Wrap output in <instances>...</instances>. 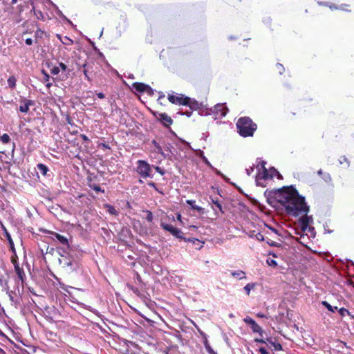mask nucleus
Segmentation results:
<instances>
[{"mask_svg":"<svg viewBox=\"0 0 354 354\" xmlns=\"http://www.w3.org/2000/svg\"><path fill=\"white\" fill-rule=\"evenodd\" d=\"M104 207L106 208V211L111 215L117 216L118 214V211L115 209L114 206L109 205V204H105Z\"/></svg>","mask_w":354,"mask_h":354,"instance_id":"obj_18","label":"nucleus"},{"mask_svg":"<svg viewBox=\"0 0 354 354\" xmlns=\"http://www.w3.org/2000/svg\"><path fill=\"white\" fill-rule=\"evenodd\" d=\"M266 262H267L268 265H269L270 266H272V267L277 266V261L273 259L268 258L266 260Z\"/></svg>","mask_w":354,"mask_h":354,"instance_id":"obj_33","label":"nucleus"},{"mask_svg":"<svg viewBox=\"0 0 354 354\" xmlns=\"http://www.w3.org/2000/svg\"><path fill=\"white\" fill-rule=\"evenodd\" d=\"M1 143L7 146L6 149L1 150V154H5L8 156L13 153L15 145L10 141V136L7 133H4L1 136Z\"/></svg>","mask_w":354,"mask_h":354,"instance_id":"obj_5","label":"nucleus"},{"mask_svg":"<svg viewBox=\"0 0 354 354\" xmlns=\"http://www.w3.org/2000/svg\"><path fill=\"white\" fill-rule=\"evenodd\" d=\"M227 112L225 111H223V112H221V116H225Z\"/></svg>","mask_w":354,"mask_h":354,"instance_id":"obj_63","label":"nucleus"},{"mask_svg":"<svg viewBox=\"0 0 354 354\" xmlns=\"http://www.w3.org/2000/svg\"><path fill=\"white\" fill-rule=\"evenodd\" d=\"M128 287L129 288L130 290L133 291L134 294H136L137 296H140V292L138 288H136L133 286H128Z\"/></svg>","mask_w":354,"mask_h":354,"instance_id":"obj_35","label":"nucleus"},{"mask_svg":"<svg viewBox=\"0 0 354 354\" xmlns=\"http://www.w3.org/2000/svg\"><path fill=\"white\" fill-rule=\"evenodd\" d=\"M57 37L61 39L60 36L59 35H57ZM61 41L64 44V45H66V46H71L72 44H73V41L69 38L67 36H65L64 37V39H60Z\"/></svg>","mask_w":354,"mask_h":354,"instance_id":"obj_19","label":"nucleus"},{"mask_svg":"<svg viewBox=\"0 0 354 354\" xmlns=\"http://www.w3.org/2000/svg\"><path fill=\"white\" fill-rule=\"evenodd\" d=\"M132 88L139 93H147L148 94L152 93L151 88L142 82H134L132 84Z\"/></svg>","mask_w":354,"mask_h":354,"instance_id":"obj_10","label":"nucleus"},{"mask_svg":"<svg viewBox=\"0 0 354 354\" xmlns=\"http://www.w3.org/2000/svg\"><path fill=\"white\" fill-rule=\"evenodd\" d=\"M256 239L258 240V241H265V237H264V235L261 233V232H259L256 234Z\"/></svg>","mask_w":354,"mask_h":354,"instance_id":"obj_38","label":"nucleus"},{"mask_svg":"<svg viewBox=\"0 0 354 354\" xmlns=\"http://www.w3.org/2000/svg\"><path fill=\"white\" fill-rule=\"evenodd\" d=\"M168 100L174 104L189 106L191 111H208L203 102H199L194 98L185 96L183 94L175 93L168 94Z\"/></svg>","mask_w":354,"mask_h":354,"instance_id":"obj_2","label":"nucleus"},{"mask_svg":"<svg viewBox=\"0 0 354 354\" xmlns=\"http://www.w3.org/2000/svg\"><path fill=\"white\" fill-rule=\"evenodd\" d=\"M231 275L234 277L238 278L239 279H246L245 272L242 270L232 271Z\"/></svg>","mask_w":354,"mask_h":354,"instance_id":"obj_16","label":"nucleus"},{"mask_svg":"<svg viewBox=\"0 0 354 354\" xmlns=\"http://www.w3.org/2000/svg\"><path fill=\"white\" fill-rule=\"evenodd\" d=\"M266 162L263 160H261V162H260V165L261 167V168L263 169V176L262 178L263 179H268V178H273V175L272 174H269L267 169L266 168Z\"/></svg>","mask_w":354,"mask_h":354,"instance_id":"obj_13","label":"nucleus"},{"mask_svg":"<svg viewBox=\"0 0 354 354\" xmlns=\"http://www.w3.org/2000/svg\"><path fill=\"white\" fill-rule=\"evenodd\" d=\"M215 110L214 111H228V109L227 107L225 106V104H216L215 106Z\"/></svg>","mask_w":354,"mask_h":354,"instance_id":"obj_31","label":"nucleus"},{"mask_svg":"<svg viewBox=\"0 0 354 354\" xmlns=\"http://www.w3.org/2000/svg\"><path fill=\"white\" fill-rule=\"evenodd\" d=\"M100 146L102 148V149H110L109 145L107 144H105V143H102L100 145Z\"/></svg>","mask_w":354,"mask_h":354,"instance_id":"obj_54","label":"nucleus"},{"mask_svg":"<svg viewBox=\"0 0 354 354\" xmlns=\"http://www.w3.org/2000/svg\"><path fill=\"white\" fill-rule=\"evenodd\" d=\"M148 185H149V186H150V187H153V188H154L157 192H160V193L162 194V192H160V191L158 189V188H157L156 185V183H153V182H149V183H148Z\"/></svg>","mask_w":354,"mask_h":354,"instance_id":"obj_46","label":"nucleus"},{"mask_svg":"<svg viewBox=\"0 0 354 354\" xmlns=\"http://www.w3.org/2000/svg\"><path fill=\"white\" fill-rule=\"evenodd\" d=\"M326 6L330 8V9H335V10H342L346 12H351V9L348 8L350 7V5L348 4H341L339 6H336L331 3H326Z\"/></svg>","mask_w":354,"mask_h":354,"instance_id":"obj_12","label":"nucleus"},{"mask_svg":"<svg viewBox=\"0 0 354 354\" xmlns=\"http://www.w3.org/2000/svg\"><path fill=\"white\" fill-rule=\"evenodd\" d=\"M4 3L13 5L17 2V0H3Z\"/></svg>","mask_w":354,"mask_h":354,"instance_id":"obj_47","label":"nucleus"},{"mask_svg":"<svg viewBox=\"0 0 354 354\" xmlns=\"http://www.w3.org/2000/svg\"><path fill=\"white\" fill-rule=\"evenodd\" d=\"M60 70H59V66H54L53 68H51L50 70V73L53 74V75H57L59 73Z\"/></svg>","mask_w":354,"mask_h":354,"instance_id":"obj_37","label":"nucleus"},{"mask_svg":"<svg viewBox=\"0 0 354 354\" xmlns=\"http://www.w3.org/2000/svg\"><path fill=\"white\" fill-rule=\"evenodd\" d=\"M205 349L209 354H217V353L213 350L210 345L206 346Z\"/></svg>","mask_w":354,"mask_h":354,"instance_id":"obj_42","label":"nucleus"},{"mask_svg":"<svg viewBox=\"0 0 354 354\" xmlns=\"http://www.w3.org/2000/svg\"><path fill=\"white\" fill-rule=\"evenodd\" d=\"M65 120L68 124L73 125V120L71 118L70 115L68 113L65 115Z\"/></svg>","mask_w":354,"mask_h":354,"instance_id":"obj_39","label":"nucleus"},{"mask_svg":"<svg viewBox=\"0 0 354 354\" xmlns=\"http://www.w3.org/2000/svg\"><path fill=\"white\" fill-rule=\"evenodd\" d=\"M33 104L34 103L32 101L29 100H24L22 102V104L20 105L19 111H28L29 106Z\"/></svg>","mask_w":354,"mask_h":354,"instance_id":"obj_15","label":"nucleus"},{"mask_svg":"<svg viewBox=\"0 0 354 354\" xmlns=\"http://www.w3.org/2000/svg\"><path fill=\"white\" fill-rule=\"evenodd\" d=\"M254 341L256 342H259V343H261V344H265L266 343V341L263 339H262V338H256L254 339Z\"/></svg>","mask_w":354,"mask_h":354,"instance_id":"obj_53","label":"nucleus"},{"mask_svg":"<svg viewBox=\"0 0 354 354\" xmlns=\"http://www.w3.org/2000/svg\"><path fill=\"white\" fill-rule=\"evenodd\" d=\"M276 68H277V69L279 71V73L280 74H281V73L284 71V68H283V65H282V64H279V63H278V64L276 65Z\"/></svg>","mask_w":354,"mask_h":354,"instance_id":"obj_43","label":"nucleus"},{"mask_svg":"<svg viewBox=\"0 0 354 354\" xmlns=\"http://www.w3.org/2000/svg\"><path fill=\"white\" fill-rule=\"evenodd\" d=\"M42 73L44 74V80L45 82H47L46 87L50 88L52 86V83L48 82L50 76L49 75L44 71L42 70Z\"/></svg>","mask_w":354,"mask_h":354,"instance_id":"obj_22","label":"nucleus"},{"mask_svg":"<svg viewBox=\"0 0 354 354\" xmlns=\"http://www.w3.org/2000/svg\"><path fill=\"white\" fill-rule=\"evenodd\" d=\"M211 200H212V203H214V204L216 206V207L218 209V210H219L222 214H223V213H224V212H223V210L222 205H221V203L218 201V199L214 200V199H213V198H211Z\"/></svg>","mask_w":354,"mask_h":354,"instance_id":"obj_27","label":"nucleus"},{"mask_svg":"<svg viewBox=\"0 0 354 354\" xmlns=\"http://www.w3.org/2000/svg\"><path fill=\"white\" fill-rule=\"evenodd\" d=\"M259 352L261 353V354H269L268 351L263 347H261L259 348Z\"/></svg>","mask_w":354,"mask_h":354,"instance_id":"obj_51","label":"nucleus"},{"mask_svg":"<svg viewBox=\"0 0 354 354\" xmlns=\"http://www.w3.org/2000/svg\"><path fill=\"white\" fill-rule=\"evenodd\" d=\"M180 218H181V215L178 214L177 216V219L180 221Z\"/></svg>","mask_w":354,"mask_h":354,"instance_id":"obj_62","label":"nucleus"},{"mask_svg":"<svg viewBox=\"0 0 354 354\" xmlns=\"http://www.w3.org/2000/svg\"><path fill=\"white\" fill-rule=\"evenodd\" d=\"M16 82H17V80L15 78V76H10L8 79V86L11 88H13L15 87L16 86Z\"/></svg>","mask_w":354,"mask_h":354,"instance_id":"obj_20","label":"nucleus"},{"mask_svg":"<svg viewBox=\"0 0 354 354\" xmlns=\"http://www.w3.org/2000/svg\"><path fill=\"white\" fill-rule=\"evenodd\" d=\"M340 343H341L342 344H343V345H344V346H345L346 348H350V346H347V344H346V342H340Z\"/></svg>","mask_w":354,"mask_h":354,"instance_id":"obj_61","label":"nucleus"},{"mask_svg":"<svg viewBox=\"0 0 354 354\" xmlns=\"http://www.w3.org/2000/svg\"><path fill=\"white\" fill-rule=\"evenodd\" d=\"M270 174H272V175H273V176H274L275 174H277L279 178V177H281V175H280V174L279 173V171H278L276 169H274V167H272V168L270 169Z\"/></svg>","mask_w":354,"mask_h":354,"instance_id":"obj_45","label":"nucleus"},{"mask_svg":"<svg viewBox=\"0 0 354 354\" xmlns=\"http://www.w3.org/2000/svg\"><path fill=\"white\" fill-rule=\"evenodd\" d=\"M153 115L156 117L158 120L165 127H170V126L173 123V120L170 116H169L166 113H160V112H151Z\"/></svg>","mask_w":354,"mask_h":354,"instance_id":"obj_8","label":"nucleus"},{"mask_svg":"<svg viewBox=\"0 0 354 354\" xmlns=\"http://www.w3.org/2000/svg\"><path fill=\"white\" fill-rule=\"evenodd\" d=\"M257 316L258 317H260V318H266V317H267L266 315L265 314L262 313H258L257 314Z\"/></svg>","mask_w":354,"mask_h":354,"instance_id":"obj_56","label":"nucleus"},{"mask_svg":"<svg viewBox=\"0 0 354 354\" xmlns=\"http://www.w3.org/2000/svg\"><path fill=\"white\" fill-rule=\"evenodd\" d=\"M59 69L61 68L63 71H65L67 68L66 65L62 62L59 63Z\"/></svg>","mask_w":354,"mask_h":354,"instance_id":"obj_48","label":"nucleus"},{"mask_svg":"<svg viewBox=\"0 0 354 354\" xmlns=\"http://www.w3.org/2000/svg\"><path fill=\"white\" fill-rule=\"evenodd\" d=\"M267 341L274 346V348L276 351H281L282 350V346L279 343H276L270 339H267Z\"/></svg>","mask_w":354,"mask_h":354,"instance_id":"obj_23","label":"nucleus"},{"mask_svg":"<svg viewBox=\"0 0 354 354\" xmlns=\"http://www.w3.org/2000/svg\"><path fill=\"white\" fill-rule=\"evenodd\" d=\"M35 15H36L38 19L43 21L45 19L44 15L41 11H35Z\"/></svg>","mask_w":354,"mask_h":354,"instance_id":"obj_34","label":"nucleus"},{"mask_svg":"<svg viewBox=\"0 0 354 354\" xmlns=\"http://www.w3.org/2000/svg\"><path fill=\"white\" fill-rule=\"evenodd\" d=\"M339 162H340L341 164H342L343 162H346L348 165V161L346 157L344 156H342L340 158Z\"/></svg>","mask_w":354,"mask_h":354,"instance_id":"obj_50","label":"nucleus"},{"mask_svg":"<svg viewBox=\"0 0 354 354\" xmlns=\"http://www.w3.org/2000/svg\"><path fill=\"white\" fill-rule=\"evenodd\" d=\"M182 114H186L187 117H190L192 112H180Z\"/></svg>","mask_w":354,"mask_h":354,"instance_id":"obj_60","label":"nucleus"},{"mask_svg":"<svg viewBox=\"0 0 354 354\" xmlns=\"http://www.w3.org/2000/svg\"><path fill=\"white\" fill-rule=\"evenodd\" d=\"M243 321L250 326L252 331L254 333H258L259 335L263 336V330L262 328L250 317L247 316Z\"/></svg>","mask_w":354,"mask_h":354,"instance_id":"obj_7","label":"nucleus"},{"mask_svg":"<svg viewBox=\"0 0 354 354\" xmlns=\"http://www.w3.org/2000/svg\"><path fill=\"white\" fill-rule=\"evenodd\" d=\"M200 333L203 336V344H204L205 348H206V346H208L210 345L208 342V339L207 338L206 334L202 331H200Z\"/></svg>","mask_w":354,"mask_h":354,"instance_id":"obj_32","label":"nucleus"},{"mask_svg":"<svg viewBox=\"0 0 354 354\" xmlns=\"http://www.w3.org/2000/svg\"><path fill=\"white\" fill-rule=\"evenodd\" d=\"M136 164V171L142 178H152L153 176L151 175V166L147 161L139 160L137 161Z\"/></svg>","mask_w":354,"mask_h":354,"instance_id":"obj_4","label":"nucleus"},{"mask_svg":"<svg viewBox=\"0 0 354 354\" xmlns=\"http://www.w3.org/2000/svg\"><path fill=\"white\" fill-rule=\"evenodd\" d=\"M269 229H270L272 232H274V234H278V232H277V230L276 229H274V228H273V227H269Z\"/></svg>","mask_w":354,"mask_h":354,"instance_id":"obj_59","label":"nucleus"},{"mask_svg":"<svg viewBox=\"0 0 354 354\" xmlns=\"http://www.w3.org/2000/svg\"><path fill=\"white\" fill-rule=\"evenodd\" d=\"M273 197L283 206L287 213L292 216H299L301 229L305 232L309 226L312 218L307 214L309 207L305 202V198L299 194L298 191L293 187H283L281 189L272 192Z\"/></svg>","mask_w":354,"mask_h":354,"instance_id":"obj_1","label":"nucleus"},{"mask_svg":"<svg viewBox=\"0 0 354 354\" xmlns=\"http://www.w3.org/2000/svg\"><path fill=\"white\" fill-rule=\"evenodd\" d=\"M86 64H84L83 65V73H84V75H85L86 78L88 80H91L90 79V77L88 76V71L86 70Z\"/></svg>","mask_w":354,"mask_h":354,"instance_id":"obj_41","label":"nucleus"},{"mask_svg":"<svg viewBox=\"0 0 354 354\" xmlns=\"http://www.w3.org/2000/svg\"><path fill=\"white\" fill-rule=\"evenodd\" d=\"M88 186H89L90 188L93 189L96 192H102V193L104 192V190L102 189L101 187L99 185H96V184L89 183Z\"/></svg>","mask_w":354,"mask_h":354,"instance_id":"obj_24","label":"nucleus"},{"mask_svg":"<svg viewBox=\"0 0 354 354\" xmlns=\"http://www.w3.org/2000/svg\"><path fill=\"white\" fill-rule=\"evenodd\" d=\"M195 203L196 202L194 200H187V203L190 205L191 208L193 210H196L198 212L203 214L204 209L200 206L196 205Z\"/></svg>","mask_w":354,"mask_h":354,"instance_id":"obj_14","label":"nucleus"},{"mask_svg":"<svg viewBox=\"0 0 354 354\" xmlns=\"http://www.w3.org/2000/svg\"><path fill=\"white\" fill-rule=\"evenodd\" d=\"M144 212L146 214V220L148 221V222H152L153 221V214L151 211L149 210H145Z\"/></svg>","mask_w":354,"mask_h":354,"instance_id":"obj_28","label":"nucleus"},{"mask_svg":"<svg viewBox=\"0 0 354 354\" xmlns=\"http://www.w3.org/2000/svg\"><path fill=\"white\" fill-rule=\"evenodd\" d=\"M37 169L39 170V171L43 176H46L48 171H49L48 167L42 163L37 164Z\"/></svg>","mask_w":354,"mask_h":354,"instance_id":"obj_17","label":"nucleus"},{"mask_svg":"<svg viewBox=\"0 0 354 354\" xmlns=\"http://www.w3.org/2000/svg\"><path fill=\"white\" fill-rule=\"evenodd\" d=\"M322 305L324 306L329 311L334 313L336 310H337V307H333L330 304H328L326 301H322Z\"/></svg>","mask_w":354,"mask_h":354,"instance_id":"obj_26","label":"nucleus"},{"mask_svg":"<svg viewBox=\"0 0 354 354\" xmlns=\"http://www.w3.org/2000/svg\"><path fill=\"white\" fill-rule=\"evenodd\" d=\"M96 95H97V97L100 99H103L105 97V95L103 93H97Z\"/></svg>","mask_w":354,"mask_h":354,"instance_id":"obj_55","label":"nucleus"},{"mask_svg":"<svg viewBox=\"0 0 354 354\" xmlns=\"http://www.w3.org/2000/svg\"><path fill=\"white\" fill-rule=\"evenodd\" d=\"M154 169H156V171L157 172H158L160 175L163 176L165 174V170L161 169L160 167L158 166H156L154 167Z\"/></svg>","mask_w":354,"mask_h":354,"instance_id":"obj_44","label":"nucleus"},{"mask_svg":"<svg viewBox=\"0 0 354 354\" xmlns=\"http://www.w3.org/2000/svg\"><path fill=\"white\" fill-rule=\"evenodd\" d=\"M136 279L138 280V281L139 283H142V278H141L140 275L138 273L136 274Z\"/></svg>","mask_w":354,"mask_h":354,"instance_id":"obj_57","label":"nucleus"},{"mask_svg":"<svg viewBox=\"0 0 354 354\" xmlns=\"http://www.w3.org/2000/svg\"><path fill=\"white\" fill-rule=\"evenodd\" d=\"M80 137L82 138V140H85V141H87L88 140V138H87V136L84 134H81L80 135Z\"/></svg>","mask_w":354,"mask_h":354,"instance_id":"obj_58","label":"nucleus"},{"mask_svg":"<svg viewBox=\"0 0 354 354\" xmlns=\"http://www.w3.org/2000/svg\"><path fill=\"white\" fill-rule=\"evenodd\" d=\"M266 242L270 246H279V243H277V242H275L271 239H267Z\"/></svg>","mask_w":354,"mask_h":354,"instance_id":"obj_40","label":"nucleus"},{"mask_svg":"<svg viewBox=\"0 0 354 354\" xmlns=\"http://www.w3.org/2000/svg\"><path fill=\"white\" fill-rule=\"evenodd\" d=\"M48 233L52 235L53 240H57L59 243L62 244L63 246H64L66 249L70 248V244L68 243L67 237L53 231H48Z\"/></svg>","mask_w":354,"mask_h":354,"instance_id":"obj_9","label":"nucleus"},{"mask_svg":"<svg viewBox=\"0 0 354 354\" xmlns=\"http://www.w3.org/2000/svg\"><path fill=\"white\" fill-rule=\"evenodd\" d=\"M8 243H9L10 249V250L13 253V255L12 257H14L15 259H17V254H16V252H15V245H14L13 241L12 240H10V241Z\"/></svg>","mask_w":354,"mask_h":354,"instance_id":"obj_29","label":"nucleus"},{"mask_svg":"<svg viewBox=\"0 0 354 354\" xmlns=\"http://www.w3.org/2000/svg\"><path fill=\"white\" fill-rule=\"evenodd\" d=\"M350 283H351V285H353V286H354V282H353V281H350Z\"/></svg>","mask_w":354,"mask_h":354,"instance_id":"obj_64","label":"nucleus"},{"mask_svg":"<svg viewBox=\"0 0 354 354\" xmlns=\"http://www.w3.org/2000/svg\"><path fill=\"white\" fill-rule=\"evenodd\" d=\"M1 230H3L5 236L6 237L8 242L10 241V240H12L10 233L8 232L7 229L4 227V225L2 223Z\"/></svg>","mask_w":354,"mask_h":354,"instance_id":"obj_30","label":"nucleus"},{"mask_svg":"<svg viewBox=\"0 0 354 354\" xmlns=\"http://www.w3.org/2000/svg\"><path fill=\"white\" fill-rule=\"evenodd\" d=\"M160 226L165 230L169 232H170L174 236L179 239H184L185 241H187L186 239H185L183 236V233L182 231L175 227H174L171 225L167 224L161 221Z\"/></svg>","mask_w":354,"mask_h":354,"instance_id":"obj_6","label":"nucleus"},{"mask_svg":"<svg viewBox=\"0 0 354 354\" xmlns=\"http://www.w3.org/2000/svg\"><path fill=\"white\" fill-rule=\"evenodd\" d=\"M339 314L342 316H345L346 315H349L350 314L349 311L347 309L344 308H341L339 310Z\"/></svg>","mask_w":354,"mask_h":354,"instance_id":"obj_36","label":"nucleus"},{"mask_svg":"<svg viewBox=\"0 0 354 354\" xmlns=\"http://www.w3.org/2000/svg\"><path fill=\"white\" fill-rule=\"evenodd\" d=\"M152 145L154 146L156 151L159 153H162V149L161 146L158 142H157L155 140L151 141Z\"/></svg>","mask_w":354,"mask_h":354,"instance_id":"obj_25","label":"nucleus"},{"mask_svg":"<svg viewBox=\"0 0 354 354\" xmlns=\"http://www.w3.org/2000/svg\"><path fill=\"white\" fill-rule=\"evenodd\" d=\"M236 127L239 134L243 137L252 136L257 129V125L248 117L239 119Z\"/></svg>","mask_w":354,"mask_h":354,"instance_id":"obj_3","label":"nucleus"},{"mask_svg":"<svg viewBox=\"0 0 354 354\" xmlns=\"http://www.w3.org/2000/svg\"><path fill=\"white\" fill-rule=\"evenodd\" d=\"M11 261H12V263L14 264L15 270V272H16L19 279L22 282H24V280L26 278V274H25L24 270L19 267V266L17 261V259H15L14 257H11Z\"/></svg>","mask_w":354,"mask_h":354,"instance_id":"obj_11","label":"nucleus"},{"mask_svg":"<svg viewBox=\"0 0 354 354\" xmlns=\"http://www.w3.org/2000/svg\"><path fill=\"white\" fill-rule=\"evenodd\" d=\"M255 287V283H248L245 287H244V290L246 292V295H250V291L251 290L254 289Z\"/></svg>","mask_w":354,"mask_h":354,"instance_id":"obj_21","label":"nucleus"},{"mask_svg":"<svg viewBox=\"0 0 354 354\" xmlns=\"http://www.w3.org/2000/svg\"><path fill=\"white\" fill-rule=\"evenodd\" d=\"M254 169V166H252V167H250V168L246 169V173H247V174H248V176H250V175H251V174L253 172Z\"/></svg>","mask_w":354,"mask_h":354,"instance_id":"obj_49","label":"nucleus"},{"mask_svg":"<svg viewBox=\"0 0 354 354\" xmlns=\"http://www.w3.org/2000/svg\"><path fill=\"white\" fill-rule=\"evenodd\" d=\"M25 43L27 44V45H32V39L31 38H27L26 40H25Z\"/></svg>","mask_w":354,"mask_h":354,"instance_id":"obj_52","label":"nucleus"}]
</instances>
